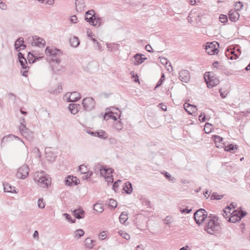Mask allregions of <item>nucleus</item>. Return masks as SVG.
Returning <instances> with one entry per match:
<instances>
[{"instance_id": "1", "label": "nucleus", "mask_w": 250, "mask_h": 250, "mask_svg": "<svg viewBox=\"0 0 250 250\" xmlns=\"http://www.w3.org/2000/svg\"><path fill=\"white\" fill-rule=\"evenodd\" d=\"M85 20L91 25L96 27H100L104 23V18L96 15L94 10H90L86 12Z\"/></svg>"}, {"instance_id": "2", "label": "nucleus", "mask_w": 250, "mask_h": 250, "mask_svg": "<svg viewBox=\"0 0 250 250\" xmlns=\"http://www.w3.org/2000/svg\"><path fill=\"white\" fill-rule=\"evenodd\" d=\"M47 61L59 65L61 62L60 57L62 52L60 50L52 47H46L45 50Z\"/></svg>"}, {"instance_id": "3", "label": "nucleus", "mask_w": 250, "mask_h": 250, "mask_svg": "<svg viewBox=\"0 0 250 250\" xmlns=\"http://www.w3.org/2000/svg\"><path fill=\"white\" fill-rule=\"evenodd\" d=\"M218 221V218L216 217L213 218L208 217L207 218L204 227L205 230L210 234H213L219 231L221 227Z\"/></svg>"}, {"instance_id": "4", "label": "nucleus", "mask_w": 250, "mask_h": 250, "mask_svg": "<svg viewBox=\"0 0 250 250\" xmlns=\"http://www.w3.org/2000/svg\"><path fill=\"white\" fill-rule=\"evenodd\" d=\"M34 179L38 186L42 188H47L51 184V179L43 171L37 172Z\"/></svg>"}, {"instance_id": "5", "label": "nucleus", "mask_w": 250, "mask_h": 250, "mask_svg": "<svg viewBox=\"0 0 250 250\" xmlns=\"http://www.w3.org/2000/svg\"><path fill=\"white\" fill-rule=\"evenodd\" d=\"M204 78L208 88L217 85L220 82L219 79L214 76L213 74L210 72L206 73Z\"/></svg>"}, {"instance_id": "6", "label": "nucleus", "mask_w": 250, "mask_h": 250, "mask_svg": "<svg viewBox=\"0 0 250 250\" xmlns=\"http://www.w3.org/2000/svg\"><path fill=\"white\" fill-rule=\"evenodd\" d=\"M206 211L203 208L199 209L194 214V217L196 223L200 225L207 218Z\"/></svg>"}, {"instance_id": "7", "label": "nucleus", "mask_w": 250, "mask_h": 250, "mask_svg": "<svg viewBox=\"0 0 250 250\" xmlns=\"http://www.w3.org/2000/svg\"><path fill=\"white\" fill-rule=\"evenodd\" d=\"M82 105L84 110L86 111H90L94 108L95 106V102L92 98H85L83 100Z\"/></svg>"}, {"instance_id": "8", "label": "nucleus", "mask_w": 250, "mask_h": 250, "mask_svg": "<svg viewBox=\"0 0 250 250\" xmlns=\"http://www.w3.org/2000/svg\"><path fill=\"white\" fill-rule=\"evenodd\" d=\"M247 214L246 212L242 210L238 211L235 210L231 213V216L229 218V222L235 223L241 220Z\"/></svg>"}, {"instance_id": "9", "label": "nucleus", "mask_w": 250, "mask_h": 250, "mask_svg": "<svg viewBox=\"0 0 250 250\" xmlns=\"http://www.w3.org/2000/svg\"><path fill=\"white\" fill-rule=\"evenodd\" d=\"M29 172V168L28 167L25 165H22L18 168L16 173V177L18 178L24 179L28 176Z\"/></svg>"}, {"instance_id": "10", "label": "nucleus", "mask_w": 250, "mask_h": 250, "mask_svg": "<svg viewBox=\"0 0 250 250\" xmlns=\"http://www.w3.org/2000/svg\"><path fill=\"white\" fill-rule=\"evenodd\" d=\"M216 45L219 46V44L217 42H208L205 47L206 52L209 55L217 54L219 51Z\"/></svg>"}, {"instance_id": "11", "label": "nucleus", "mask_w": 250, "mask_h": 250, "mask_svg": "<svg viewBox=\"0 0 250 250\" xmlns=\"http://www.w3.org/2000/svg\"><path fill=\"white\" fill-rule=\"evenodd\" d=\"M8 138H9L10 139H11V140H13V139H16L20 141L21 142L20 146L22 149V152L26 154H28L27 147L26 146V145H25L24 142L23 141V140L22 139H21L19 137L16 136L13 134H9L7 136H5L2 139L4 140V139H8Z\"/></svg>"}, {"instance_id": "12", "label": "nucleus", "mask_w": 250, "mask_h": 250, "mask_svg": "<svg viewBox=\"0 0 250 250\" xmlns=\"http://www.w3.org/2000/svg\"><path fill=\"white\" fill-rule=\"evenodd\" d=\"M146 59L147 58L145 57L144 54L137 53L133 56L132 61L135 65H139Z\"/></svg>"}, {"instance_id": "13", "label": "nucleus", "mask_w": 250, "mask_h": 250, "mask_svg": "<svg viewBox=\"0 0 250 250\" xmlns=\"http://www.w3.org/2000/svg\"><path fill=\"white\" fill-rule=\"evenodd\" d=\"M179 78L183 82L187 83L190 79L189 72L187 70H182L179 72Z\"/></svg>"}, {"instance_id": "14", "label": "nucleus", "mask_w": 250, "mask_h": 250, "mask_svg": "<svg viewBox=\"0 0 250 250\" xmlns=\"http://www.w3.org/2000/svg\"><path fill=\"white\" fill-rule=\"evenodd\" d=\"M46 42L45 40L37 36L33 37V42L32 44L39 47H44L45 45Z\"/></svg>"}, {"instance_id": "15", "label": "nucleus", "mask_w": 250, "mask_h": 250, "mask_svg": "<svg viewBox=\"0 0 250 250\" xmlns=\"http://www.w3.org/2000/svg\"><path fill=\"white\" fill-rule=\"evenodd\" d=\"M112 110L108 111L107 112L105 113L104 116V119L105 120H108L109 119H113L114 121H116L118 119V118H120L121 116V112L119 111L120 113L118 114V113H116V115L118 116V117L114 115L113 110L114 108L112 107Z\"/></svg>"}, {"instance_id": "16", "label": "nucleus", "mask_w": 250, "mask_h": 250, "mask_svg": "<svg viewBox=\"0 0 250 250\" xmlns=\"http://www.w3.org/2000/svg\"><path fill=\"white\" fill-rule=\"evenodd\" d=\"M184 106L186 111L190 115H194L197 110L195 105L188 104L187 102L184 104Z\"/></svg>"}, {"instance_id": "17", "label": "nucleus", "mask_w": 250, "mask_h": 250, "mask_svg": "<svg viewBox=\"0 0 250 250\" xmlns=\"http://www.w3.org/2000/svg\"><path fill=\"white\" fill-rule=\"evenodd\" d=\"M14 45L17 51H19L21 49H24L26 47V45L24 44V39L22 37H20L17 40Z\"/></svg>"}, {"instance_id": "18", "label": "nucleus", "mask_w": 250, "mask_h": 250, "mask_svg": "<svg viewBox=\"0 0 250 250\" xmlns=\"http://www.w3.org/2000/svg\"><path fill=\"white\" fill-rule=\"evenodd\" d=\"M229 18L231 21L235 22L238 20L240 15L237 11L234 9H231L229 11Z\"/></svg>"}, {"instance_id": "19", "label": "nucleus", "mask_w": 250, "mask_h": 250, "mask_svg": "<svg viewBox=\"0 0 250 250\" xmlns=\"http://www.w3.org/2000/svg\"><path fill=\"white\" fill-rule=\"evenodd\" d=\"M79 183V179L76 177L73 176H68L65 180V185L69 186H72L73 184L75 185H77Z\"/></svg>"}, {"instance_id": "20", "label": "nucleus", "mask_w": 250, "mask_h": 250, "mask_svg": "<svg viewBox=\"0 0 250 250\" xmlns=\"http://www.w3.org/2000/svg\"><path fill=\"white\" fill-rule=\"evenodd\" d=\"M81 95L80 94L76 91L71 92L69 94V96L67 98L68 102H74L80 99Z\"/></svg>"}, {"instance_id": "21", "label": "nucleus", "mask_w": 250, "mask_h": 250, "mask_svg": "<svg viewBox=\"0 0 250 250\" xmlns=\"http://www.w3.org/2000/svg\"><path fill=\"white\" fill-rule=\"evenodd\" d=\"M73 215L77 219H82L84 217L85 212L82 208L74 209L73 211Z\"/></svg>"}, {"instance_id": "22", "label": "nucleus", "mask_w": 250, "mask_h": 250, "mask_svg": "<svg viewBox=\"0 0 250 250\" xmlns=\"http://www.w3.org/2000/svg\"><path fill=\"white\" fill-rule=\"evenodd\" d=\"M68 108L72 114H76L80 109V105L76 104H69Z\"/></svg>"}, {"instance_id": "23", "label": "nucleus", "mask_w": 250, "mask_h": 250, "mask_svg": "<svg viewBox=\"0 0 250 250\" xmlns=\"http://www.w3.org/2000/svg\"><path fill=\"white\" fill-rule=\"evenodd\" d=\"M113 170L112 168H102L100 169L101 175L106 179L108 175L112 174Z\"/></svg>"}, {"instance_id": "24", "label": "nucleus", "mask_w": 250, "mask_h": 250, "mask_svg": "<svg viewBox=\"0 0 250 250\" xmlns=\"http://www.w3.org/2000/svg\"><path fill=\"white\" fill-rule=\"evenodd\" d=\"M4 191L7 192L16 193L15 187L8 183H3Z\"/></svg>"}, {"instance_id": "25", "label": "nucleus", "mask_w": 250, "mask_h": 250, "mask_svg": "<svg viewBox=\"0 0 250 250\" xmlns=\"http://www.w3.org/2000/svg\"><path fill=\"white\" fill-rule=\"evenodd\" d=\"M96 241L87 238L84 241V246L86 248L91 249L95 245Z\"/></svg>"}, {"instance_id": "26", "label": "nucleus", "mask_w": 250, "mask_h": 250, "mask_svg": "<svg viewBox=\"0 0 250 250\" xmlns=\"http://www.w3.org/2000/svg\"><path fill=\"white\" fill-rule=\"evenodd\" d=\"M76 9L78 12H82L84 7L83 0H76L75 1Z\"/></svg>"}, {"instance_id": "27", "label": "nucleus", "mask_w": 250, "mask_h": 250, "mask_svg": "<svg viewBox=\"0 0 250 250\" xmlns=\"http://www.w3.org/2000/svg\"><path fill=\"white\" fill-rule=\"evenodd\" d=\"M212 138L213 140L214 141V142L215 143L216 146L217 147H222L221 145H220L221 143H222L223 139V138L221 137L220 136H217V135H214L212 137Z\"/></svg>"}, {"instance_id": "28", "label": "nucleus", "mask_w": 250, "mask_h": 250, "mask_svg": "<svg viewBox=\"0 0 250 250\" xmlns=\"http://www.w3.org/2000/svg\"><path fill=\"white\" fill-rule=\"evenodd\" d=\"M123 189L125 191V192L127 194H130L132 191V187L131 184L129 182H127L125 184V186L124 187Z\"/></svg>"}, {"instance_id": "29", "label": "nucleus", "mask_w": 250, "mask_h": 250, "mask_svg": "<svg viewBox=\"0 0 250 250\" xmlns=\"http://www.w3.org/2000/svg\"><path fill=\"white\" fill-rule=\"evenodd\" d=\"M128 219L127 213L126 212H123L119 217L120 222L123 224H125V222Z\"/></svg>"}, {"instance_id": "30", "label": "nucleus", "mask_w": 250, "mask_h": 250, "mask_svg": "<svg viewBox=\"0 0 250 250\" xmlns=\"http://www.w3.org/2000/svg\"><path fill=\"white\" fill-rule=\"evenodd\" d=\"M70 43L72 46L77 47L80 44L79 40L77 37H73L70 40Z\"/></svg>"}, {"instance_id": "31", "label": "nucleus", "mask_w": 250, "mask_h": 250, "mask_svg": "<svg viewBox=\"0 0 250 250\" xmlns=\"http://www.w3.org/2000/svg\"><path fill=\"white\" fill-rule=\"evenodd\" d=\"M93 209L96 211L102 213L104 211V206L101 203H96L94 205Z\"/></svg>"}, {"instance_id": "32", "label": "nucleus", "mask_w": 250, "mask_h": 250, "mask_svg": "<svg viewBox=\"0 0 250 250\" xmlns=\"http://www.w3.org/2000/svg\"><path fill=\"white\" fill-rule=\"evenodd\" d=\"M118 44H116L114 43H106V46L108 49L110 51H116L118 49Z\"/></svg>"}, {"instance_id": "33", "label": "nucleus", "mask_w": 250, "mask_h": 250, "mask_svg": "<svg viewBox=\"0 0 250 250\" xmlns=\"http://www.w3.org/2000/svg\"><path fill=\"white\" fill-rule=\"evenodd\" d=\"M26 132L25 135H22L24 138H26L29 141L33 140L34 138V134L33 133L30 131L28 129L24 131Z\"/></svg>"}, {"instance_id": "34", "label": "nucleus", "mask_w": 250, "mask_h": 250, "mask_svg": "<svg viewBox=\"0 0 250 250\" xmlns=\"http://www.w3.org/2000/svg\"><path fill=\"white\" fill-rule=\"evenodd\" d=\"M84 231H83V229H79L76 230L74 232V236L75 238H76L77 239H79L80 237H81L82 236H83L84 235Z\"/></svg>"}, {"instance_id": "35", "label": "nucleus", "mask_w": 250, "mask_h": 250, "mask_svg": "<svg viewBox=\"0 0 250 250\" xmlns=\"http://www.w3.org/2000/svg\"><path fill=\"white\" fill-rule=\"evenodd\" d=\"M237 148L238 147L237 145L231 144L225 146V150L226 151H231L232 150H237Z\"/></svg>"}, {"instance_id": "36", "label": "nucleus", "mask_w": 250, "mask_h": 250, "mask_svg": "<svg viewBox=\"0 0 250 250\" xmlns=\"http://www.w3.org/2000/svg\"><path fill=\"white\" fill-rule=\"evenodd\" d=\"M28 128L26 127V124L21 122V125L19 126V130L22 135H25L26 132L24 131L27 130Z\"/></svg>"}, {"instance_id": "37", "label": "nucleus", "mask_w": 250, "mask_h": 250, "mask_svg": "<svg viewBox=\"0 0 250 250\" xmlns=\"http://www.w3.org/2000/svg\"><path fill=\"white\" fill-rule=\"evenodd\" d=\"M234 6L235 7L234 10L238 12V11L240 10L242 8L243 4L241 1H239L235 2Z\"/></svg>"}, {"instance_id": "38", "label": "nucleus", "mask_w": 250, "mask_h": 250, "mask_svg": "<svg viewBox=\"0 0 250 250\" xmlns=\"http://www.w3.org/2000/svg\"><path fill=\"white\" fill-rule=\"evenodd\" d=\"M95 134H97V136L102 139H105L107 138L106 134L104 131H101L100 132H95Z\"/></svg>"}, {"instance_id": "39", "label": "nucleus", "mask_w": 250, "mask_h": 250, "mask_svg": "<svg viewBox=\"0 0 250 250\" xmlns=\"http://www.w3.org/2000/svg\"><path fill=\"white\" fill-rule=\"evenodd\" d=\"M119 233L123 238L126 240H128L130 239V235L123 230H120L119 231Z\"/></svg>"}, {"instance_id": "40", "label": "nucleus", "mask_w": 250, "mask_h": 250, "mask_svg": "<svg viewBox=\"0 0 250 250\" xmlns=\"http://www.w3.org/2000/svg\"><path fill=\"white\" fill-rule=\"evenodd\" d=\"M45 203L43 201L42 198H40L38 201V206L40 208H44L45 207Z\"/></svg>"}, {"instance_id": "41", "label": "nucleus", "mask_w": 250, "mask_h": 250, "mask_svg": "<svg viewBox=\"0 0 250 250\" xmlns=\"http://www.w3.org/2000/svg\"><path fill=\"white\" fill-rule=\"evenodd\" d=\"M79 169L80 172L83 174L86 173L87 172H88L87 167L84 165L80 166Z\"/></svg>"}, {"instance_id": "42", "label": "nucleus", "mask_w": 250, "mask_h": 250, "mask_svg": "<svg viewBox=\"0 0 250 250\" xmlns=\"http://www.w3.org/2000/svg\"><path fill=\"white\" fill-rule=\"evenodd\" d=\"M223 196L221 195H218L217 193H213L211 195V200H220L223 198Z\"/></svg>"}, {"instance_id": "43", "label": "nucleus", "mask_w": 250, "mask_h": 250, "mask_svg": "<svg viewBox=\"0 0 250 250\" xmlns=\"http://www.w3.org/2000/svg\"><path fill=\"white\" fill-rule=\"evenodd\" d=\"M229 210H230V207L229 206L225 208V209L223 210L222 215L225 218H227L229 217L228 213H230Z\"/></svg>"}, {"instance_id": "44", "label": "nucleus", "mask_w": 250, "mask_h": 250, "mask_svg": "<svg viewBox=\"0 0 250 250\" xmlns=\"http://www.w3.org/2000/svg\"><path fill=\"white\" fill-rule=\"evenodd\" d=\"M20 62L21 63V65L23 69H26V68L28 67L27 66V63L26 60L25 59L19 60Z\"/></svg>"}, {"instance_id": "45", "label": "nucleus", "mask_w": 250, "mask_h": 250, "mask_svg": "<svg viewBox=\"0 0 250 250\" xmlns=\"http://www.w3.org/2000/svg\"><path fill=\"white\" fill-rule=\"evenodd\" d=\"M63 216L65 218V219L68 220L69 222L74 223L75 222L76 220L75 219H71V217L69 214L67 213H63Z\"/></svg>"}, {"instance_id": "46", "label": "nucleus", "mask_w": 250, "mask_h": 250, "mask_svg": "<svg viewBox=\"0 0 250 250\" xmlns=\"http://www.w3.org/2000/svg\"><path fill=\"white\" fill-rule=\"evenodd\" d=\"M32 53H33V58H34L35 61L39 60L43 57V54H38L36 53H34V52Z\"/></svg>"}, {"instance_id": "47", "label": "nucleus", "mask_w": 250, "mask_h": 250, "mask_svg": "<svg viewBox=\"0 0 250 250\" xmlns=\"http://www.w3.org/2000/svg\"><path fill=\"white\" fill-rule=\"evenodd\" d=\"M219 21L222 23H225L228 21V17L225 15L221 14L219 17Z\"/></svg>"}, {"instance_id": "48", "label": "nucleus", "mask_w": 250, "mask_h": 250, "mask_svg": "<svg viewBox=\"0 0 250 250\" xmlns=\"http://www.w3.org/2000/svg\"><path fill=\"white\" fill-rule=\"evenodd\" d=\"M109 205L113 208H115L117 206V203L114 199H110L109 200Z\"/></svg>"}, {"instance_id": "49", "label": "nucleus", "mask_w": 250, "mask_h": 250, "mask_svg": "<svg viewBox=\"0 0 250 250\" xmlns=\"http://www.w3.org/2000/svg\"><path fill=\"white\" fill-rule=\"evenodd\" d=\"M27 58L30 63H33L35 61L33 58V53L31 52L28 53Z\"/></svg>"}, {"instance_id": "50", "label": "nucleus", "mask_w": 250, "mask_h": 250, "mask_svg": "<svg viewBox=\"0 0 250 250\" xmlns=\"http://www.w3.org/2000/svg\"><path fill=\"white\" fill-rule=\"evenodd\" d=\"M106 233L105 231H103L99 234V238L100 239L103 240L106 238Z\"/></svg>"}, {"instance_id": "51", "label": "nucleus", "mask_w": 250, "mask_h": 250, "mask_svg": "<svg viewBox=\"0 0 250 250\" xmlns=\"http://www.w3.org/2000/svg\"><path fill=\"white\" fill-rule=\"evenodd\" d=\"M164 221L166 224L168 225L169 227H170V224L171 222V218L170 217L167 216L165 218Z\"/></svg>"}, {"instance_id": "52", "label": "nucleus", "mask_w": 250, "mask_h": 250, "mask_svg": "<svg viewBox=\"0 0 250 250\" xmlns=\"http://www.w3.org/2000/svg\"><path fill=\"white\" fill-rule=\"evenodd\" d=\"M219 92L220 93V96H221V97L222 98H226L227 95V94H228V92H227L226 91L223 92L222 91V88H220L219 89Z\"/></svg>"}, {"instance_id": "53", "label": "nucleus", "mask_w": 250, "mask_h": 250, "mask_svg": "<svg viewBox=\"0 0 250 250\" xmlns=\"http://www.w3.org/2000/svg\"><path fill=\"white\" fill-rule=\"evenodd\" d=\"M211 125L209 123H206L205 125L204 130L206 133H208L210 132V126Z\"/></svg>"}, {"instance_id": "54", "label": "nucleus", "mask_w": 250, "mask_h": 250, "mask_svg": "<svg viewBox=\"0 0 250 250\" xmlns=\"http://www.w3.org/2000/svg\"><path fill=\"white\" fill-rule=\"evenodd\" d=\"M160 60L161 63L165 65V66L167 67V65L168 64L167 60L165 58H160Z\"/></svg>"}, {"instance_id": "55", "label": "nucleus", "mask_w": 250, "mask_h": 250, "mask_svg": "<svg viewBox=\"0 0 250 250\" xmlns=\"http://www.w3.org/2000/svg\"><path fill=\"white\" fill-rule=\"evenodd\" d=\"M45 153L46 154V157L47 158L48 161H53L55 160V156H52L50 158H49V153H48V150L47 149H45Z\"/></svg>"}, {"instance_id": "56", "label": "nucleus", "mask_w": 250, "mask_h": 250, "mask_svg": "<svg viewBox=\"0 0 250 250\" xmlns=\"http://www.w3.org/2000/svg\"><path fill=\"white\" fill-rule=\"evenodd\" d=\"M106 181L107 183H112L113 182V178L112 174L110 175H108L107 177L106 178Z\"/></svg>"}, {"instance_id": "57", "label": "nucleus", "mask_w": 250, "mask_h": 250, "mask_svg": "<svg viewBox=\"0 0 250 250\" xmlns=\"http://www.w3.org/2000/svg\"><path fill=\"white\" fill-rule=\"evenodd\" d=\"M199 119L201 122H205L206 120L205 114L202 113L201 115L199 116Z\"/></svg>"}, {"instance_id": "58", "label": "nucleus", "mask_w": 250, "mask_h": 250, "mask_svg": "<svg viewBox=\"0 0 250 250\" xmlns=\"http://www.w3.org/2000/svg\"><path fill=\"white\" fill-rule=\"evenodd\" d=\"M85 175H84L82 178L83 180L87 179L88 178H89L92 174V172H91L89 173V172H87L86 173H84Z\"/></svg>"}, {"instance_id": "59", "label": "nucleus", "mask_w": 250, "mask_h": 250, "mask_svg": "<svg viewBox=\"0 0 250 250\" xmlns=\"http://www.w3.org/2000/svg\"><path fill=\"white\" fill-rule=\"evenodd\" d=\"M0 8L2 10H6L7 8V5L1 0H0Z\"/></svg>"}, {"instance_id": "60", "label": "nucleus", "mask_w": 250, "mask_h": 250, "mask_svg": "<svg viewBox=\"0 0 250 250\" xmlns=\"http://www.w3.org/2000/svg\"><path fill=\"white\" fill-rule=\"evenodd\" d=\"M78 21L77 17L75 15L71 17L70 21L72 23H77Z\"/></svg>"}, {"instance_id": "61", "label": "nucleus", "mask_w": 250, "mask_h": 250, "mask_svg": "<svg viewBox=\"0 0 250 250\" xmlns=\"http://www.w3.org/2000/svg\"><path fill=\"white\" fill-rule=\"evenodd\" d=\"M121 181L119 180H118L117 181L115 182L114 184H113V189L115 190V191H116V189H118V182H120Z\"/></svg>"}, {"instance_id": "62", "label": "nucleus", "mask_w": 250, "mask_h": 250, "mask_svg": "<svg viewBox=\"0 0 250 250\" xmlns=\"http://www.w3.org/2000/svg\"><path fill=\"white\" fill-rule=\"evenodd\" d=\"M191 211V209H188V208L181 210V212L182 213H189Z\"/></svg>"}, {"instance_id": "63", "label": "nucleus", "mask_w": 250, "mask_h": 250, "mask_svg": "<svg viewBox=\"0 0 250 250\" xmlns=\"http://www.w3.org/2000/svg\"><path fill=\"white\" fill-rule=\"evenodd\" d=\"M145 48H146V50L148 52H152V49L151 46L149 44H147Z\"/></svg>"}, {"instance_id": "64", "label": "nucleus", "mask_w": 250, "mask_h": 250, "mask_svg": "<svg viewBox=\"0 0 250 250\" xmlns=\"http://www.w3.org/2000/svg\"><path fill=\"white\" fill-rule=\"evenodd\" d=\"M159 106L164 111L167 110V106L166 105L164 104H160Z\"/></svg>"}]
</instances>
